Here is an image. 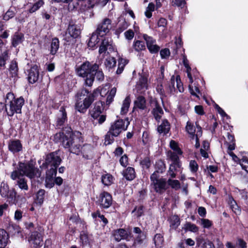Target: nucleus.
Listing matches in <instances>:
<instances>
[{
  "mask_svg": "<svg viewBox=\"0 0 248 248\" xmlns=\"http://www.w3.org/2000/svg\"><path fill=\"white\" fill-rule=\"evenodd\" d=\"M15 13L13 11L9 9L3 16V19L6 21H8L10 19L13 17L15 16Z\"/></svg>",
  "mask_w": 248,
  "mask_h": 248,
  "instance_id": "nucleus-54",
  "label": "nucleus"
},
{
  "mask_svg": "<svg viewBox=\"0 0 248 248\" xmlns=\"http://www.w3.org/2000/svg\"><path fill=\"white\" fill-rule=\"evenodd\" d=\"M125 122L123 120H118L112 123L108 131L105 136V143L111 144L114 140V137H117L123 131L126 130L127 125L125 126Z\"/></svg>",
  "mask_w": 248,
  "mask_h": 248,
  "instance_id": "nucleus-6",
  "label": "nucleus"
},
{
  "mask_svg": "<svg viewBox=\"0 0 248 248\" xmlns=\"http://www.w3.org/2000/svg\"><path fill=\"white\" fill-rule=\"evenodd\" d=\"M114 50L111 39L105 38L103 40L101 45L99 47V52L100 54L106 53H111Z\"/></svg>",
  "mask_w": 248,
  "mask_h": 248,
  "instance_id": "nucleus-12",
  "label": "nucleus"
},
{
  "mask_svg": "<svg viewBox=\"0 0 248 248\" xmlns=\"http://www.w3.org/2000/svg\"><path fill=\"white\" fill-rule=\"evenodd\" d=\"M124 176L127 180H132L135 177V172L134 168L132 167L127 168L123 172Z\"/></svg>",
  "mask_w": 248,
  "mask_h": 248,
  "instance_id": "nucleus-26",
  "label": "nucleus"
},
{
  "mask_svg": "<svg viewBox=\"0 0 248 248\" xmlns=\"http://www.w3.org/2000/svg\"><path fill=\"white\" fill-rule=\"evenodd\" d=\"M111 21L108 18H104L102 21L98 24L96 30V32L99 36H103L109 32L111 29Z\"/></svg>",
  "mask_w": 248,
  "mask_h": 248,
  "instance_id": "nucleus-9",
  "label": "nucleus"
},
{
  "mask_svg": "<svg viewBox=\"0 0 248 248\" xmlns=\"http://www.w3.org/2000/svg\"><path fill=\"white\" fill-rule=\"evenodd\" d=\"M167 183L168 186H170L172 188L175 190L180 188V183L178 180L169 179Z\"/></svg>",
  "mask_w": 248,
  "mask_h": 248,
  "instance_id": "nucleus-41",
  "label": "nucleus"
},
{
  "mask_svg": "<svg viewBox=\"0 0 248 248\" xmlns=\"http://www.w3.org/2000/svg\"><path fill=\"white\" fill-rule=\"evenodd\" d=\"M197 245L201 246L202 248H215L212 242L209 241H205L202 238H198L197 240Z\"/></svg>",
  "mask_w": 248,
  "mask_h": 248,
  "instance_id": "nucleus-24",
  "label": "nucleus"
},
{
  "mask_svg": "<svg viewBox=\"0 0 248 248\" xmlns=\"http://www.w3.org/2000/svg\"><path fill=\"white\" fill-rule=\"evenodd\" d=\"M186 4L185 0H172V5L183 7Z\"/></svg>",
  "mask_w": 248,
  "mask_h": 248,
  "instance_id": "nucleus-62",
  "label": "nucleus"
},
{
  "mask_svg": "<svg viewBox=\"0 0 248 248\" xmlns=\"http://www.w3.org/2000/svg\"><path fill=\"white\" fill-rule=\"evenodd\" d=\"M104 64L106 67L110 69L116 65V61L114 57H108L105 60Z\"/></svg>",
  "mask_w": 248,
  "mask_h": 248,
  "instance_id": "nucleus-39",
  "label": "nucleus"
},
{
  "mask_svg": "<svg viewBox=\"0 0 248 248\" xmlns=\"http://www.w3.org/2000/svg\"><path fill=\"white\" fill-rule=\"evenodd\" d=\"M147 79L146 77L141 76L139 81L138 82L137 85L140 87L141 89H147Z\"/></svg>",
  "mask_w": 248,
  "mask_h": 248,
  "instance_id": "nucleus-46",
  "label": "nucleus"
},
{
  "mask_svg": "<svg viewBox=\"0 0 248 248\" xmlns=\"http://www.w3.org/2000/svg\"><path fill=\"white\" fill-rule=\"evenodd\" d=\"M186 129L187 133L190 135L191 138L194 139L195 133L196 130L194 125L190 122L188 121L186 123Z\"/></svg>",
  "mask_w": 248,
  "mask_h": 248,
  "instance_id": "nucleus-33",
  "label": "nucleus"
},
{
  "mask_svg": "<svg viewBox=\"0 0 248 248\" xmlns=\"http://www.w3.org/2000/svg\"><path fill=\"white\" fill-rule=\"evenodd\" d=\"M24 40V35L23 34L18 32H16L12 38V45L16 47L19 44L21 43Z\"/></svg>",
  "mask_w": 248,
  "mask_h": 248,
  "instance_id": "nucleus-25",
  "label": "nucleus"
},
{
  "mask_svg": "<svg viewBox=\"0 0 248 248\" xmlns=\"http://www.w3.org/2000/svg\"><path fill=\"white\" fill-rule=\"evenodd\" d=\"M102 182L106 186L110 185L113 182V177L111 175L106 174L102 175L101 178Z\"/></svg>",
  "mask_w": 248,
  "mask_h": 248,
  "instance_id": "nucleus-38",
  "label": "nucleus"
},
{
  "mask_svg": "<svg viewBox=\"0 0 248 248\" xmlns=\"http://www.w3.org/2000/svg\"><path fill=\"white\" fill-rule=\"evenodd\" d=\"M93 147L90 144H85L82 147H80V152L83 157L89 159L92 157Z\"/></svg>",
  "mask_w": 248,
  "mask_h": 248,
  "instance_id": "nucleus-19",
  "label": "nucleus"
},
{
  "mask_svg": "<svg viewBox=\"0 0 248 248\" xmlns=\"http://www.w3.org/2000/svg\"><path fill=\"white\" fill-rule=\"evenodd\" d=\"M156 171H155L150 176V179L151 181V185L159 180V176Z\"/></svg>",
  "mask_w": 248,
  "mask_h": 248,
  "instance_id": "nucleus-64",
  "label": "nucleus"
},
{
  "mask_svg": "<svg viewBox=\"0 0 248 248\" xmlns=\"http://www.w3.org/2000/svg\"><path fill=\"white\" fill-rule=\"evenodd\" d=\"M45 194V190L44 189H40L37 193V202L40 204H41L44 202Z\"/></svg>",
  "mask_w": 248,
  "mask_h": 248,
  "instance_id": "nucleus-49",
  "label": "nucleus"
},
{
  "mask_svg": "<svg viewBox=\"0 0 248 248\" xmlns=\"http://www.w3.org/2000/svg\"><path fill=\"white\" fill-rule=\"evenodd\" d=\"M97 92L90 93L86 89H82L76 95L75 109L80 113H84L94 100Z\"/></svg>",
  "mask_w": 248,
  "mask_h": 248,
  "instance_id": "nucleus-3",
  "label": "nucleus"
},
{
  "mask_svg": "<svg viewBox=\"0 0 248 248\" xmlns=\"http://www.w3.org/2000/svg\"><path fill=\"white\" fill-rule=\"evenodd\" d=\"M133 232L135 234L134 243L137 245L142 244L146 238V233L139 227H134Z\"/></svg>",
  "mask_w": 248,
  "mask_h": 248,
  "instance_id": "nucleus-15",
  "label": "nucleus"
},
{
  "mask_svg": "<svg viewBox=\"0 0 248 248\" xmlns=\"http://www.w3.org/2000/svg\"><path fill=\"white\" fill-rule=\"evenodd\" d=\"M120 163L121 165L125 167L128 164V157L126 155L122 156L120 159Z\"/></svg>",
  "mask_w": 248,
  "mask_h": 248,
  "instance_id": "nucleus-63",
  "label": "nucleus"
},
{
  "mask_svg": "<svg viewBox=\"0 0 248 248\" xmlns=\"http://www.w3.org/2000/svg\"><path fill=\"white\" fill-rule=\"evenodd\" d=\"M170 129V124L167 120H163L161 124L157 127V131L160 134L166 135Z\"/></svg>",
  "mask_w": 248,
  "mask_h": 248,
  "instance_id": "nucleus-20",
  "label": "nucleus"
},
{
  "mask_svg": "<svg viewBox=\"0 0 248 248\" xmlns=\"http://www.w3.org/2000/svg\"><path fill=\"white\" fill-rule=\"evenodd\" d=\"M39 77V71L37 66L34 65L31 68L29 71L28 79L31 83L36 82Z\"/></svg>",
  "mask_w": 248,
  "mask_h": 248,
  "instance_id": "nucleus-17",
  "label": "nucleus"
},
{
  "mask_svg": "<svg viewBox=\"0 0 248 248\" xmlns=\"http://www.w3.org/2000/svg\"><path fill=\"white\" fill-rule=\"evenodd\" d=\"M177 155L178 154L175 152H172L171 151L168 152V155L172 162V164L177 165V167L178 168H180L181 165L180 164L179 157Z\"/></svg>",
  "mask_w": 248,
  "mask_h": 248,
  "instance_id": "nucleus-30",
  "label": "nucleus"
},
{
  "mask_svg": "<svg viewBox=\"0 0 248 248\" xmlns=\"http://www.w3.org/2000/svg\"><path fill=\"white\" fill-rule=\"evenodd\" d=\"M151 102L152 104H153L155 106L152 111V113L154 115L155 119L158 121L163 114V111L161 107L159 106V104L155 100L153 99L151 101Z\"/></svg>",
  "mask_w": 248,
  "mask_h": 248,
  "instance_id": "nucleus-16",
  "label": "nucleus"
},
{
  "mask_svg": "<svg viewBox=\"0 0 248 248\" xmlns=\"http://www.w3.org/2000/svg\"><path fill=\"white\" fill-rule=\"evenodd\" d=\"M140 165L143 168L148 169L151 166V161L149 157H145L143 159L141 160Z\"/></svg>",
  "mask_w": 248,
  "mask_h": 248,
  "instance_id": "nucleus-55",
  "label": "nucleus"
},
{
  "mask_svg": "<svg viewBox=\"0 0 248 248\" xmlns=\"http://www.w3.org/2000/svg\"><path fill=\"white\" fill-rule=\"evenodd\" d=\"M29 241L34 248L41 247L43 244L41 234L37 231H34L31 232L29 238Z\"/></svg>",
  "mask_w": 248,
  "mask_h": 248,
  "instance_id": "nucleus-10",
  "label": "nucleus"
},
{
  "mask_svg": "<svg viewBox=\"0 0 248 248\" xmlns=\"http://www.w3.org/2000/svg\"><path fill=\"white\" fill-rule=\"evenodd\" d=\"M126 231L123 229H120L114 231L113 236L115 239L118 241H120L122 239H124L127 237Z\"/></svg>",
  "mask_w": 248,
  "mask_h": 248,
  "instance_id": "nucleus-23",
  "label": "nucleus"
},
{
  "mask_svg": "<svg viewBox=\"0 0 248 248\" xmlns=\"http://www.w3.org/2000/svg\"><path fill=\"white\" fill-rule=\"evenodd\" d=\"M152 185L154 186L155 190L159 193H163L169 187L165 178H161Z\"/></svg>",
  "mask_w": 248,
  "mask_h": 248,
  "instance_id": "nucleus-13",
  "label": "nucleus"
},
{
  "mask_svg": "<svg viewBox=\"0 0 248 248\" xmlns=\"http://www.w3.org/2000/svg\"><path fill=\"white\" fill-rule=\"evenodd\" d=\"M155 244L157 247H161L163 242V238L160 234H156L154 237Z\"/></svg>",
  "mask_w": 248,
  "mask_h": 248,
  "instance_id": "nucleus-48",
  "label": "nucleus"
},
{
  "mask_svg": "<svg viewBox=\"0 0 248 248\" xmlns=\"http://www.w3.org/2000/svg\"><path fill=\"white\" fill-rule=\"evenodd\" d=\"M8 148L11 152L16 153L22 150V146L19 140H12L9 142Z\"/></svg>",
  "mask_w": 248,
  "mask_h": 248,
  "instance_id": "nucleus-18",
  "label": "nucleus"
},
{
  "mask_svg": "<svg viewBox=\"0 0 248 248\" xmlns=\"http://www.w3.org/2000/svg\"><path fill=\"white\" fill-rule=\"evenodd\" d=\"M134 108L144 110L146 108V100L143 96H138L134 101Z\"/></svg>",
  "mask_w": 248,
  "mask_h": 248,
  "instance_id": "nucleus-21",
  "label": "nucleus"
},
{
  "mask_svg": "<svg viewBox=\"0 0 248 248\" xmlns=\"http://www.w3.org/2000/svg\"><path fill=\"white\" fill-rule=\"evenodd\" d=\"M128 26V23L125 21H123L122 23H120L119 25V27L117 29L116 31L118 33H120L125 30Z\"/></svg>",
  "mask_w": 248,
  "mask_h": 248,
  "instance_id": "nucleus-53",
  "label": "nucleus"
},
{
  "mask_svg": "<svg viewBox=\"0 0 248 248\" xmlns=\"http://www.w3.org/2000/svg\"><path fill=\"white\" fill-rule=\"evenodd\" d=\"M97 69V64H91L89 62L83 63L77 68L78 75L85 78V83L88 86H91L94 80V72Z\"/></svg>",
  "mask_w": 248,
  "mask_h": 248,
  "instance_id": "nucleus-4",
  "label": "nucleus"
},
{
  "mask_svg": "<svg viewBox=\"0 0 248 248\" xmlns=\"http://www.w3.org/2000/svg\"><path fill=\"white\" fill-rule=\"evenodd\" d=\"M180 220L178 216L173 215L170 218V227L171 229L176 230L180 225Z\"/></svg>",
  "mask_w": 248,
  "mask_h": 248,
  "instance_id": "nucleus-27",
  "label": "nucleus"
},
{
  "mask_svg": "<svg viewBox=\"0 0 248 248\" xmlns=\"http://www.w3.org/2000/svg\"><path fill=\"white\" fill-rule=\"evenodd\" d=\"M94 77L98 81H102L104 79V75L101 69H99V65L97 64V69L94 72Z\"/></svg>",
  "mask_w": 248,
  "mask_h": 248,
  "instance_id": "nucleus-42",
  "label": "nucleus"
},
{
  "mask_svg": "<svg viewBox=\"0 0 248 248\" xmlns=\"http://www.w3.org/2000/svg\"><path fill=\"white\" fill-rule=\"evenodd\" d=\"M190 170L193 172H196L198 170V165L196 161L191 160L189 162Z\"/></svg>",
  "mask_w": 248,
  "mask_h": 248,
  "instance_id": "nucleus-56",
  "label": "nucleus"
},
{
  "mask_svg": "<svg viewBox=\"0 0 248 248\" xmlns=\"http://www.w3.org/2000/svg\"><path fill=\"white\" fill-rule=\"evenodd\" d=\"M55 142H61L62 146L71 153L79 155L81 146L80 139L73 133H68L67 135L63 132L56 133L54 137Z\"/></svg>",
  "mask_w": 248,
  "mask_h": 248,
  "instance_id": "nucleus-2",
  "label": "nucleus"
},
{
  "mask_svg": "<svg viewBox=\"0 0 248 248\" xmlns=\"http://www.w3.org/2000/svg\"><path fill=\"white\" fill-rule=\"evenodd\" d=\"M59 39L57 38H53L51 44L50 54L55 55L59 48Z\"/></svg>",
  "mask_w": 248,
  "mask_h": 248,
  "instance_id": "nucleus-28",
  "label": "nucleus"
},
{
  "mask_svg": "<svg viewBox=\"0 0 248 248\" xmlns=\"http://www.w3.org/2000/svg\"><path fill=\"white\" fill-rule=\"evenodd\" d=\"M60 111L61 112V116L58 118L57 123L59 125L61 126L66 120V113L63 107L61 108Z\"/></svg>",
  "mask_w": 248,
  "mask_h": 248,
  "instance_id": "nucleus-37",
  "label": "nucleus"
},
{
  "mask_svg": "<svg viewBox=\"0 0 248 248\" xmlns=\"http://www.w3.org/2000/svg\"><path fill=\"white\" fill-rule=\"evenodd\" d=\"M62 162V159L56 152L51 153L46 155L45 162L42 165V167H46L50 165L52 167L57 168Z\"/></svg>",
  "mask_w": 248,
  "mask_h": 248,
  "instance_id": "nucleus-8",
  "label": "nucleus"
},
{
  "mask_svg": "<svg viewBox=\"0 0 248 248\" xmlns=\"http://www.w3.org/2000/svg\"><path fill=\"white\" fill-rule=\"evenodd\" d=\"M143 38L146 41L147 46H149L155 43V40L150 36H148L146 34L143 35Z\"/></svg>",
  "mask_w": 248,
  "mask_h": 248,
  "instance_id": "nucleus-57",
  "label": "nucleus"
},
{
  "mask_svg": "<svg viewBox=\"0 0 248 248\" xmlns=\"http://www.w3.org/2000/svg\"><path fill=\"white\" fill-rule=\"evenodd\" d=\"M80 26L70 22L67 29V32L70 36L74 38H78L81 33Z\"/></svg>",
  "mask_w": 248,
  "mask_h": 248,
  "instance_id": "nucleus-14",
  "label": "nucleus"
},
{
  "mask_svg": "<svg viewBox=\"0 0 248 248\" xmlns=\"http://www.w3.org/2000/svg\"><path fill=\"white\" fill-rule=\"evenodd\" d=\"M44 4V1L42 0H39L34 3L31 8L29 10L30 13H32L36 11L40 7Z\"/></svg>",
  "mask_w": 248,
  "mask_h": 248,
  "instance_id": "nucleus-51",
  "label": "nucleus"
},
{
  "mask_svg": "<svg viewBox=\"0 0 248 248\" xmlns=\"http://www.w3.org/2000/svg\"><path fill=\"white\" fill-rule=\"evenodd\" d=\"M130 103V97L129 96H127L124 100L122 107L121 108V113L122 114H125L127 112L129 108Z\"/></svg>",
  "mask_w": 248,
  "mask_h": 248,
  "instance_id": "nucleus-32",
  "label": "nucleus"
},
{
  "mask_svg": "<svg viewBox=\"0 0 248 248\" xmlns=\"http://www.w3.org/2000/svg\"><path fill=\"white\" fill-rule=\"evenodd\" d=\"M133 47L137 51H140L145 49L144 43L141 41H137L134 42Z\"/></svg>",
  "mask_w": 248,
  "mask_h": 248,
  "instance_id": "nucleus-45",
  "label": "nucleus"
},
{
  "mask_svg": "<svg viewBox=\"0 0 248 248\" xmlns=\"http://www.w3.org/2000/svg\"><path fill=\"white\" fill-rule=\"evenodd\" d=\"M124 34L126 39L131 40L133 38L135 33L132 30L129 29L126 31Z\"/></svg>",
  "mask_w": 248,
  "mask_h": 248,
  "instance_id": "nucleus-59",
  "label": "nucleus"
},
{
  "mask_svg": "<svg viewBox=\"0 0 248 248\" xmlns=\"http://www.w3.org/2000/svg\"><path fill=\"white\" fill-rule=\"evenodd\" d=\"M151 53H157L160 49V47L156 45L155 43L147 47Z\"/></svg>",
  "mask_w": 248,
  "mask_h": 248,
  "instance_id": "nucleus-61",
  "label": "nucleus"
},
{
  "mask_svg": "<svg viewBox=\"0 0 248 248\" xmlns=\"http://www.w3.org/2000/svg\"><path fill=\"white\" fill-rule=\"evenodd\" d=\"M183 229L186 231H189L194 232H197L198 231V228L195 224H192L190 222H187L183 227Z\"/></svg>",
  "mask_w": 248,
  "mask_h": 248,
  "instance_id": "nucleus-43",
  "label": "nucleus"
},
{
  "mask_svg": "<svg viewBox=\"0 0 248 248\" xmlns=\"http://www.w3.org/2000/svg\"><path fill=\"white\" fill-rule=\"evenodd\" d=\"M9 71L12 77H16L17 75L18 67L16 61H12L11 62Z\"/></svg>",
  "mask_w": 248,
  "mask_h": 248,
  "instance_id": "nucleus-36",
  "label": "nucleus"
},
{
  "mask_svg": "<svg viewBox=\"0 0 248 248\" xmlns=\"http://www.w3.org/2000/svg\"><path fill=\"white\" fill-rule=\"evenodd\" d=\"M92 217L93 218H95L97 217H99V218H100L101 219V220L103 221L105 224H107L108 222L107 219L103 215H101V214L99 212L93 213Z\"/></svg>",
  "mask_w": 248,
  "mask_h": 248,
  "instance_id": "nucleus-60",
  "label": "nucleus"
},
{
  "mask_svg": "<svg viewBox=\"0 0 248 248\" xmlns=\"http://www.w3.org/2000/svg\"><path fill=\"white\" fill-rule=\"evenodd\" d=\"M169 90L170 93H173L175 91V78L174 76L171 78L170 83L169 85Z\"/></svg>",
  "mask_w": 248,
  "mask_h": 248,
  "instance_id": "nucleus-58",
  "label": "nucleus"
},
{
  "mask_svg": "<svg viewBox=\"0 0 248 248\" xmlns=\"http://www.w3.org/2000/svg\"><path fill=\"white\" fill-rule=\"evenodd\" d=\"M130 103V97L129 96H127L124 100L122 107L121 108V113L122 114H125L127 112L129 108Z\"/></svg>",
  "mask_w": 248,
  "mask_h": 248,
  "instance_id": "nucleus-31",
  "label": "nucleus"
},
{
  "mask_svg": "<svg viewBox=\"0 0 248 248\" xmlns=\"http://www.w3.org/2000/svg\"><path fill=\"white\" fill-rule=\"evenodd\" d=\"M82 5L84 6L86 9L92 8L94 5L99 2V0H82Z\"/></svg>",
  "mask_w": 248,
  "mask_h": 248,
  "instance_id": "nucleus-35",
  "label": "nucleus"
},
{
  "mask_svg": "<svg viewBox=\"0 0 248 248\" xmlns=\"http://www.w3.org/2000/svg\"><path fill=\"white\" fill-rule=\"evenodd\" d=\"M98 36L99 35L96 32V31L92 33V36L88 42L89 46L93 47L99 42Z\"/></svg>",
  "mask_w": 248,
  "mask_h": 248,
  "instance_id": "nucleus-29",
  "label": "nucleus"
},
{
  "mask_svg": "<svg viewBox=\"0 0 248 248\" xmlns=\"http://www.w3.org/2000/svg\"><path fill=\"white\" fill-rule=\"evenodd\" d=\"M6 111L9 116H12L15 113H21V108L24 103L23 98L20 97L15 99L14 94L12 93H8L6 95Z\"/></svg>",
  "mask_w": 248,
  "mask_h": 248,
  "instance_id": "nucleus-5",
  "label": "nucleus"
},
{
  "mask_svg": "<svg viewBox=\"0 0 248 248\" xmlns=\"http://www.w3.org/2000/svg\"><path fill=\"white\" fill-rule=\"evenodd\" d=\"M8 234L3 229H0V248H4L8 241Z\"/></svg>",
  "mask_w": 248,
  "mask_h": 248,
  "instance_id": "nucleus-22",
  "label": "nucleus"
},
{
  "mask_svg": "<svg viewBox=\"0 0 248 248\" xmlns=\"http://www.w3.org/2000/svg\"><path fill=\"white\" fill-rule=\"evenodd\" d=\"M8 54L7 51H4L1 55H0V66L4 67L6 61L8 59Z\"/></svg>",
  "mask_w": 248,
  "mask_h": 248,
  "instance_id": "nucleus-47",
  "label": "nucleus"
},
{
  "mask_svg": "<svg viewBox=\"0 0 248 248\" xmlns=\"http://www.w3.org/2000/svg\"><path fill=\"white\" fill-rule=\"evenodd\" d=\"M9 186L7 184L1 183L0 186V194L2 197H8L9 193Z\"/></svg>",
  "mask_w": 248,
  "mask_h": 248,
  "instance_id": "nucleus-34",
  "label": "nucleus"
},
{
  "mask_svg": "<svg viewBox=\"0 0 248 248\" xmlns=\"http://www.w3.org/2000/svg\"><path fill=\"white\" fill-rule=\"evenodd\" d=\"M98 202L100 206L108 208L112 203L111 196L108 192H103L100 194Z\"/></svg>",
  "mask_w": 248,
  "mask_h": 248,
  "instance_id": "nucleus-11",
  "label": "nucleus"
},
{
  "mask_svg": "<svg viewBox=\"0 0 248 248\" xmlns=\"http://www.w3.org/2000/svg\"><path fill=\"white\" fill-rule=\"evenodd\" d=\"M104 110V104L102 101H97L93 104V108L90 110L91 117L96 120L100 124H103L106 119V115L102 114Z\"/></svg>",
  "mask_w": 248,
  "mask_h": 248,
  "instance_id": "nucleus-7",
  "label": "nucleus"
},
{
  "mask_svg": "<svg viewBox=\"0 0 248 248\" xmlns=\"http://www.w3.org/2000/svg\"><path fill=\"white\" fill-rule=\"evenodd\" d=\"M155 168L156 170V171L157 173H162L165 170V164L164 162L161 160H158L156 162L155 165Z\"/></svg>",
  "mask_w": 248,
  "mask_h": 248,
  "instance_id": "nucleus-40",
  "label": "nucleus"
},
{
  "mask_svg": "<svg viewBox=\"0 0 248 248\" xmlns=\"http://www.w3.org/2000/svg\"><path fill=\"white\" fill-rule=\"evenodd\" d=\"M170 146L171 149H172L178 155H182L183 152L178 146L177 143L173 140H171L170 142Z\"/></svg>",
  "mask_w": 248,
  "mask_h": 248,
  "instance_id": "nucleus-44",
  "label": "nucleus"
},
{
  "mask_svg": "<svg viewBox=\"0 0 248 248\" xmlns=\"http://www.w3.org/2000/svg\"><path fill=\"white\" fill-rule=\"evenodd\" d=\"M179 168L177 167V165L171 164L168 170V174L171 178H175L176 177V174L175 171H177Z\"/></svg>",
  "mask_w": 248,
  "mask_h": 248,
  "instance_id": "nucleus-50",
  "label": "nucleus"
},
{
  "mask_svg": "<svg viewBox=\"0 0 248 248\" xmlns=\"http://www.w3.org/2000/svg\"><path fill=\"white\" fill-rule=\"evenodd\" d=\"M54 178L52 176H46V186L47 188H51L54 186Z\"/></svg>",
  "mask_w": 248,
  "mask_h": 248,
  "instance_id": "nucleus-52",
  "label": "nucleus"
},
{
  "mask_svg": "<svg viewBox=\"0 0 248 248\" xmlns=\"http://www.w3.org/2000/svg\"><path fill=\"white\" fill-rule=\"evenodd\" d=\"M24 175L30 179L39 178L41 176V171L31 163L19 162L17 169L12 172L11 179L14 180L17 179V185L18 187L21 189L27 190L28 186L27 180L23 177Z\"/></svg>",
  "mask_w": 248,
  "mask_h": 248,
  "instance_id": "nucleus-1",
  "label": "nucleus"
}]
</instances>
